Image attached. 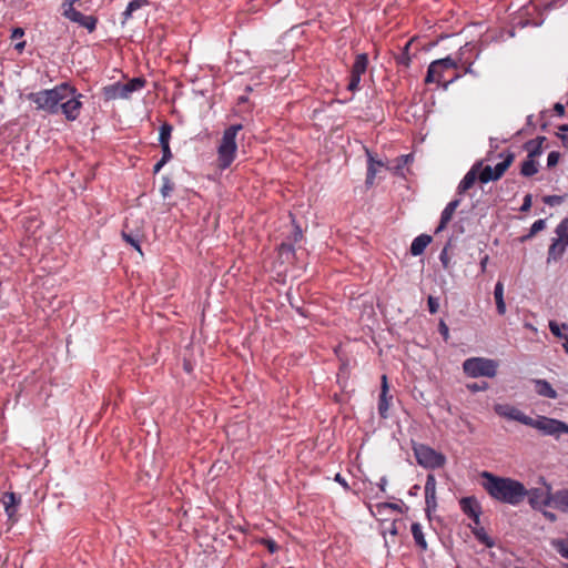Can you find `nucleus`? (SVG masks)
I'll return each instance as SVG.
<instances>
[{
    "label": "nucleus",
    "instance_id": "1",
    "mask_svg": "<svg viewBox=\"0 0 568 568\" xmlns=\"http://www.w3.org/2000/svg\"><path fill=\"white\" fill-rule=\"evenodd\" d=\"M483 487L487 494L500 503L517 506L527 495L525 485L510 477H499L489 471H483Z\"/></svg>",
    "mask_w": 568,
    "mask_h": 568
},
{
    "label": "nucleus",
    "instance_id": "2",
    "mask_svg": "<svg viewBox=\"0 0 568 568\" xmlns=\"http://www.w3.org/2000/svg\"><path fill=\"white\" fill-rule=\"evenodd\" d=\"M75 92V88L68 82L57 84L52 89H43L37 92H30L26 99L34 104V110L50 115L59 113V105L68 95Z\"/></svg>",
    "mask_w": 568,
    "mask_h": 568
},
{
    "label": "nucleus",
    "instance_id": "3",
    "mask_svg": "<svg viewBox=\"0 0 568 568\" xmlns=\"http://www.w3.org/2000/svg\"><path fill=\"white\" fill-rule=\"evenodd\" d=\"M456 70H458V61L450 55L435 60L428 65L425 83H436L446 90L462 78V73Z\"/></svg>",
    "mask_w": 568,
    "mask_h": 568
},
{
    "label": "nucleus",
    "instance_id": "4",
    "mask_svg": "<svg viewBox=\"0 0 568 568\" xmlns=\"http://www.w3.org/2000/svg\"><path fill=\"white\" fill-rule=\"evenodd\" d=\"M243 129L241 123L232 124L223 131L217 145V168L221 171L229 169L234 162L237 153L236 135Z\"/></svg>",
    "mask_w": 568,
    "mask_h": 568
},
{
    "label": "nucleus",
    "instance_id": "5",
    "mask_svg": "<svg viewBox=\"0 0 568 568\" xmlns=\"http://www.w3.org/2000/svg\"><path fill=\"white\" fill-rule=\"evenodd\" d=\"M413 452L417 464L426 469L442 468L446 464V456L428 445L414 443Z\"/></svg>",
    "mask_w": 568,
    "mask_h": 568
},
{
    "label": "nucleus",
    "instance_id": "6",
    "mask_svg": "<svg viewBox=\"0 0 568 568\" xmlns=\"http://www.w3.org/2000/svg\"><path fill=\"white\" fill-rule=\"evenodd\" d=\"M497 363L494 359L484 357L467 358L463 363L464 373L473 378L495 377L497 374Z\"/></svg>",
    "mask_w": 568,
    "mask_h": 568
},
{
    "label": "nucleus",
    "instance_id": "7",
    "mask_svg": "<svg viewBox=\"0 0 568 568\" xmlns=\"http://www.w3.org/2000/svg\"><path fill=\"white\" fill-rule=\"evenodd\" d=\"M540 481L544 485V488H531L527 489L528 503L532 509L541 510L544 507L551 506L554 507V498L555 493H552V487L550 484L546 481L544 477H540Z\"/></svg>",
    "mask_w": 568,
    "mask_h": 568
},
{
    "label": "nucleus",
    "instance_id": "8",
    "mask_svg": "<svg viewBox=\"0 0 568 568\" xmlns=\"http://www.w3.org/2000/svg\"><path fill=\"white\" fill-rule=\"evenodd\" d=\"M80 0H63L62 2V16L68 20L78 23L85 28L90 33L97 29L98 18L94 16H84L74 8L75 2Z\"/></svg>",
    "mask_w": 568,
    "mask_h": 568
},
{
    "label": "nucleus",
    "instance_id": "9",
    "mask_svg": "<svg viewBox=\"0 0 568 568\" xmlns=\"http://www.w3.org/2000/svg\"><path fill=\"white\" fill-rule=\"evenodd\" d=\"M530 423L526 426L538 429L542 435L559 436V429H565L566 423L559 419L538 416L537 418L530 417Z\"/></svg>",
    "mask_w": 568,
    "mask_h": 568
},
{
    "label": "nucleus",
    "instance_id": "10",
    "mask_svg": "<svg viewBox=\"0 0 568 568\" xmlns=\"http://www.w3.org/2000/svg\"><path fill=\"white\" fill-rule=\"evenodd\" d=\"M367 67H368L367 53H358L355 57V61L351 69L349 82L347 84L348 91L355 92L359 89L362 75L366 72Z\"/></svg>",
    "mask_w": 568,
    "mask_h": 568
},
{
    "label": "nucleus",
    "instance_id": "11",
    "mask_svg": "<svg viewBox=\"0 0 568 568\" xmlns=\"http://www.w3.org/2000/svg\"><path fill=\"white\" fill-rule=\"evenodd\" d=\"M80 98H82V94L78 93L75 90V92L68 95L64 101H61V104L59 105V112H62L68 121H75L79 118L80 110L82 108Z\"/></svg>",
    "mask_w": 568,
    "mask_h": 568
},
{
    "label": "nucleus",
    "instance_id": "12",
    "mask_svg": "<svg viewBox=\"0 0 568 568\" xmlns=\"http://www.w3.org/2000/svg\"><path fill=\"white\" fill-rule=\"evenodd\" d=\"M494 410L498 416L506 419L516 420L524 425L531 424L530 416H527L520 409L510 404H495Z\"/></svg>",
    "mask_w": 568,
    "mask_h": 568
},
{
    "label": "nucleus",
    "instance_id": "13",
    "mask_svg": "<svg viewBox=\"0 0 568 568\" xmlns=\"http://www.w3.org/2000/svg\"><path fill=\"white\" fill-rule=\"evenodd\" d=\"M393 399V396L388 395V383H387V376H382V389L378 398L377 409L378 414L382 418L388 417V409L390 406V402Z\"/></svg>",
    "mask_w": 568,
    "mask_h": 568
},
{
    "label": "nucleus",
    "instance_id": "14",
    "mask_svg": "<svg viewBox=\"0 0 568 568\" xmlns=\"http://www.w3.org/2000/svg\"><path fill=\"white\" fill-rule=\"evenodd\" d=\"M121 236L125 243L130 244L134 250H136L139 253L142 254L141 244H140L142 234L140 231H133L132 229H130L129 219H126L124 222L123 230L121 232Z\"/></svg>",
    "mask_w": 568,
    "mask_h": 568
},
{
    "label": "nucleus",
    "instance_id": "15",
    "mask_svg": "<svg viewBox=\"0 0 568 568\" xmlns=\"http://www.w3.org/2000/svg\"><path fill=\"white\" fill-rule=\"evenodd\" d=\"M366 155H367V173H366L365 184L367 187H371L375 183V178H376L378 168H384L385 163L381 160H376L374 158L373 153L368 149H366Z\"/></svg>",
    "mask_w": 568,
    "mask_h": 568
},
{
    "label": "nucleus",
    "instance_id": "16",
    "mask_svg": "<svg viewBox=\"0 0 568 568\" xmlns=\"http://www.w3.org/2000/svg\"><path fill=\"white\" fill-rule=\"evenodd\" d=\"M459 506L462 511L468 517L477 518L481 516V506L475 496L463 497L459 500Z\"/></svg>",
    "mask_w": 568,
    "mask_h": 568
},
{
    "label": "nucleus",
    "instance_id": "17",
    "mask_svg": "<svg viewBox=\"0 0 568 568\" xmlns=\"http://www.w3.org/2000/svg\"><path fill=\"white\" fill-rule=\"evenodd\" d=\"M481 166H483V162L478 161L465 174V176L463 178V180L459 182V184L457 186L458 194L465 193L467 190H469L474 185L476 179H478V172L481 169Z\"/></svg>",
    "mask_w": 568,
    "mask_h": 568
},
{
    "label": "nucleus",
    "instance_id": "18",
    "mask_svg": "<svg viewBox=\"0 0 568 568\" xmlns=\"http://www.w3.org/2000/svg\"><path fill=\"white\" fill-rule=\"evenodd\" d=\"M459 204H460V199H455V200L450 201L445 206V209L443 210L442 215H440L439 224L435 230L436 234L442 232L447 226V224L450 222V220H452L456 209L459 206Z\"/></svg>",
    "mask_w": 568,
    "mask_h": 568
},
{
    "label": "nucleus",
    "instance_id": "19",
    "mask_svg": "<svg viewBox=\"0 0 568 568\" xmlns=\"http://www.w3.org/2000/svg\"><path fill=\"white\" fill-rule=\"evenodd\" d=\"M2 504L8 518L11 520L17 514L18 505L20 504V497L12 491L3 494Z\"/></svg>",
    "mask_w": 568,
    "mask_h": 568
},
{
    "label": "nucleus",
    "instance_id": "20",
    "mask_svg": "<svg viewBox=\"0 0 568 568\" xmlns=\"http://www.w3.org/2000/svg\"><path fill=\"white\" fill-rule=\"evenodd\" d=\"M499 158H501L503 161L497 163L494 168V176H496L497 180H499L513 164L515 160V153L508 150L500 153Z\"/></svg>",
    "mask_w": 568,
    "mask_h": 568
},
{
    "label": "nucleus",
    "instance_id": "21",
    "mask_svg": "<svg viewBox=\"0 0 568 568\" xmlns=\"http://www.w3.org/2000/svg\"><path fill=\"white\" fill-rule=\"evenodd\" d=\"M546 141V136H537L524 143L523 148L527 151V156L536 159L542 153V143Z\"/></svg>",
    "mask_w": 568,
    "mask_h": 568
},
{
    "label": "nucleus",
    "instance_id": "22",
    "mask_svg": "<svg viewBox=\"0 0 568 568\" xmlns=\"http://www.w3.org/2000/svg\"><path fill=\"white\" fill-rule=\"evenodd\" d=\"M535 390L539 396L556 399L558 397L557 392L554 389L551 384L546 379H534Z\"/></svg>",
    "mask_w": 568,
    "mask_h": 568
},
{
    "label": "nucleus",
    "instance_id": "23",
    "mask_svg": "<svg viewBox=\"0 0 568 568\" xmlns=\"http://www.w3.org/2000/svg\"><path fill=\"white\" fill-rule=\"evenodd\" d=\"M432 236L428 234H420L416 236L410 244V254L413 256H418L424 253L425 248L432 242Z\"/></svg>",
    "mask_w": 568,
    "mask_h": 568
},
{
    "label": "nucleus",
    "instance_id": "24",
    "mask_svg": "<svg viewBox=\"0 0 568 568\" xmlns=\"http://www.w3.org/2000/svg\"><path fill=\"white\" fill-rule=\"evenodd\" d=\"M145 84H146V80L144 78L136 77V78L131 79L126 83H122L121 90H122L125 99H128L131 93L143 89L145 87Z\"/></svg>",
    "mask_w": 568,
    "mask_h": 568
},
{
    "label": "nucleus",
    "instance_id": "25",
    "mask_svg": "<svg viewBox=\"0 0 568 568\" xmlns=\"http://www.w3.org/2000/svg\"><path fill=\"white\" fill-rule=\"evenodd\" d=\"M150 4L149 0H132L128 3L125 10L122 12V21L121 23L124 24L128 20H130L133 16V12L136 10L146 7Z\"/></svg>",
    "mask_w": 568,
    "mask_h": 568
},
{
    "label": "nucleus",
    "instance_id": "26",
    "mask_svg": "<svg viewBox=\"0 0 568 568\" xmlns=\"http://www.w3.org/2000/svg\"><path fill=\"white\" fill-rule=\"evenodd\" d=\"M554 508L568 514V489H559L555 491Z\"/></svg>",
    "mask_w": 568,
    "mask_h": 568
},
{
    "label": "nucleus",
    "instance_id": "27",
    "mask_svg": "<svg viewBox=\"0 0 568 568\" xmlns=\"http://www.w3.org/2000/svg\"><path fill=\"white\" fill-rule=\"evenodd\" d=\"M410 531L415 541V545L422 550H427V541L425 539V535L423 532L422 526L419 523H413L410 526Z\"/></svg>",
    "mask_w": 568,
    "mask_h": 568
},
{
    "label": "nucleus",
    "instance_id": "28",
    "mask_svg": "<svg viewBox=\"0 0 568 568\" xmlns=\"http://www.w3.org/2000/svg\"><path fill=\"white\" fill-rule=\"evenodd\" d=\"M494 297H495V302H496L497 313L501 316L505 315L506 314V303L504 300V284L500 281H498L495 285Z\"/></svg>",
    "mask_w": 568,
    "mask_h": 568
},
{
    "label": "nucleus",
    "instance_id": "29",
    "mask_svg": "<svg viewBox=\"0 0 568 568\" xmlns=\"http://www.w3.org/2000/svg\"><path fill=\"white\" fill-rule=\"evenodd\" d=\"M568 245H564L557 240L552 239V242L548 248L547 262L558 261L564 255Z\"/></svg>",
    "mask_w": 568,
    "mask_h": 568
},
{
    "label": "nucleus",
    "instance_id": "30",
    "mask_svg": "<svg viewBox=\"0 0 568 568\" xmlns=\"http://www.w3.org/2000/svg\"><path fill=\"white\" fill-rule=\"evenodd\" d=\"M122 83L116 82L103 88V97L105 100L125 99L122 90Z\"/></svg>",
    "mask_w": 568,
    "mask_h": 568
},
{
    "label": "nucleus",
    "instance_id": "31",
    "mask_svg": "<svg viewBox=\"0 0 568 568\" xmlns=\"http://www.w3.org/2000/svg\"><path fill=\"white\" fill-rule=\"evenodd\" d=\"M538 173V162L536 159L526 158V160L521 163L520 174L525 178H531Z\"/></svg>",
    "mask_w": 568,
    "mask_h": 568
},
{
    "label": "nucleus",
    "instance_id": "32",
    "mask_svg": "<svg viewBox=\"0 0 568 568\" xmlns=\"http://www.w3.org/2000/svg\"><path fill=\"white\" fill-rule=\"evenodd\" d=\"M412 43H413V40L407 41L406 44L402 48L400 53H398L395 57V61L398 65H403L406 68H408L410 65L412 58L409 54V49H410Z\"/></svg>",
    "mask_w": 568,
    "mask_h": 568
},
{
    "label": "nucleus",
    "instance_id": "33",
    "mask_svg": "<svg viewBox=\"0 0 568 568\" xmlns=\"http://www.w3.org/2000/svg\"><path fill=\"white\" fill-rule=\"evenodd\" d=\"M556 237L558 242L564 245H568V217H565L555 229Z\"/></svg>",
    "mask_w": 568,
    "mask_h": 568
},
{
    "label": "nucleus",
    "instance_id": "34",
    "mask_svg": "<svg viewBox=\"0 0 568 568\" xmlns=\"http://www.w3.org/2000/svg\"><path fill=\"white\" fill-rule=\"evenodd\" d=\"M475 538L486 547L490 548L494 546V540L488 536L484 527H470Z\"/></svg>",
    "mask_w": 568,
    "mask_h": 568
},
{
    "label": "nucleus",
    "instance_id": "35",
    "mask_svg": "<svg viewBox=\"0 0 568 568\" xmlns=\"http://www.w3.org/2000/svg\"><path fill=\"white\" fill-rule=\"evenodd\" d=\"M551 545L562 558L568 559V532L562 538L554 539Z\"/></svg>",
    "mask_w": 568,
    "mask_h": 568
},
{
    "label": "nucleus",
    "instance_id": "36",
    "mask_svg": "<svg viewBox=\"0 0 568 568\" xmlns=\"http://www.w3.org/2000/svg\"><path fill=\"white\" fill-rule=\"evenodd\" d=\"M173 131V126L169 122H164L160 126L159 134V143L161 144H170L171 134Z\"/></svg>",
    "mask_w": 568,
    "mask_h": 568
},
{
    "label": "nucleus",
    "instance_id": "37",
    "mask_svg": "<svg viewBox=\"0 0 568 568\" xmlns=\"http://www.w3.org/2000/svg\"><path fill=\"white\" fill-rule=\"evenodd\" d=\"M477 55H478V53L475 52V47L471 43H466L465 45L459 48L455 58L474 59L475 60L477 58Z\"/></svg>",
    "mask_w": 568,
    "mask_h": 568
},
{
    "label": "nucleus",
    "instance_id": "38",
    "mask_svg": "<svg viewBox=\"0 0 568 568\" xmlns=\"http://www.w3.org/2000/svg\"><path fill=\"white\" fill-rule=\"evenodd\" d=\"M478 173V180L483 184H486L490 181H497L496 176H494V168L490 165H486L485 168L480 169Z\"/></svg>",
    "mask_w": 568,
    "mask_h": 568
},
{
    "label": "nucleus",
    "instance_id": "39",
    "mask_svg": "<svg viewBox=\"0 0 568 568\" xmlns=\"http://www.w3.org/2000/svg\"><path fill=\"white\" fill-rule=\"evenodd\" d=\"M546 227V220L539 219L535 221L529 230V233L524 235L520 240L521 242L531 239L535 234L542 231Z\"/></svg>",
    "mask_w": 568,
    "mask_h": 568
},
{
    "label": "nucleus",
    "instance_id": "40",
    "mask_svg": "<svg viewBox=\"0 0 568 568\" xmlns=\"http://www.w3.org/2000/svg\"><path fill=\"white\" fill-rule=\"evenodd\" d=\"M456 61H458V69H463V74H475V71L473 70L474 59H463V58H455Z\"/></svg>",
    "mask_w": 568,
    "mask_h": 568
},
{
    "label": "nucleus",
    "instance_id": "41",
    "mask_svg": "<svg viewBox=\"0 0 568 568\" xmlns=\"http://www.w3.org/2000/svg\"><path fill=\"white\" fill-rule=\"evenodd\" d=\"M549 329L556 337L565 338L566 334L562 333V329H568V325L565 323L559 325L556 321H549Z\"/></svg>",
    "mask_w": 568,
    "mask_h": 568
},
{
    "label": "nucleus",
    "instance_id": "42",
    "mask_svg": "<svg viewBox=\"0 0 568 568\" xmlns=\"http://www.w3.org/2000/svg\"><path fill=\"white\" fill-rule=\"evenodd\" d=\"M400 527H405L403 519H394L390 521L389 527L383 531V535L388 532L390 536H397L399 534Z\"/></svg>",
    "mask_w": 568,
    "mask_h": 568
},
{
    "label": "nucleus",
    "instance_id": "43",
    "mask_svg": "<svg viewBox=\"0 0 568 568\" xmlns=\"http://www.w3.org/2000/svg\"><path fill=\"white\" fill-rule=\"evenodd\" d=\"M162 181H163V184L160 190L161 194L163 197H169L174 190V183L170 180L169 176H163Z\"/></svg>",
    "mask_w": 568,
    "mask_h": 568
},
{
    "label": "nucleus",
    "instance_id": "44",
    "mask_svg": "<svg viewBox=\"0 0 568 568\" xmlns=\"http://www.w3.org/2000/svg\"><path fill=\"white\" fill-rule=\"evenodd\" d=\"M436 494V478L433 474H428L425 483V496Z\"/></svg>",
    "mask_w": 568,
    "mask_h": 568
},
{
    "label": "nucleus",
    "instance_id": "45",
    "mask_svg": "<svg viewBox=\"0 0 568 568\" xmlns=\"http://www.w3.org/2000/svg\"><path fill=\"white\" fill-rule=\"evenodd\" d=\"M566 195H545L542 202L549 206L559 205L565 201Z\"/></svg>",
    "mask_w": 568,
    "mask_h": 568
},
{
    "label": "nucleus",
    "instance_id": "46",
    "mask_svg": "<svg viewBox=\"0 0 568 568\" xmlns=\"http://www.w3.org/2000/svg\"><path fill=\"white\" fill-rule=\"evenodd\" d=\"M278 252L281 255H295L294 243L292 242H282L278 246Z\"/></svg>",
    "mask_w": 568,
    "mask_h": 568
},
{
    "label": "nucleus",
    "instance_id": "47",
    "mask_svg": "<svg viewBox=\"0 0 568 568\" xmlns=\"http://www.w3.org/2000/svg\"><path fill=\"white\" fill-rule=\"evenodd\" d=\"M425 504H426L425 511H426L427 516H429L430 513L433 510H435L437 507L436 494L425 496Z\"/></svg>",
    "mask_w": 568,
    "mask_h": 568
},
{
    "label": "nucleus",
    "instance_id": "48",
    "mask_svg": "<svg viewBox=\"0 0 568 568\" xmlns=\"http://www.w3.org/2000/svg\"><path fill=\"white\" fill-rule=\"evenodd\" d=\"M466 387L471 393L484 392V390L488 389V383L487 382L469 383L466 385Z\"/></svg>",
    "mask_w": 568,
    "mask_h": 568
},
{
    "label": "nucleus",
    "instance_id": "49",
    "mask_svg": "<svg viewBox=\"0 0 568 568\" xmlns=\"http://www.w3.org/2000/svg\"><path fill=\"white\" fill-rule=\"evenodd\" d=\"M261 544L265 546L271 554H275L280 548L277 542L271 538L261 539Z\"/></svg>",
    "mask_w": 568,
    "mask_h": 568
},
{
    "label": "nucleus",
    "instance_id": "50",
    "mask_svg": "<svg viewBox=\"0 0 568 568\" xmlns=\"http://www.w3.org/2000/svg\"><path fill=\"white\" fill-rule=\"evenodd\" d=\"M428 311L430 314H436L439 308V301L437 297L429 295L427 298Z\"/></svg>",
    "mask_w": 568,
    "mask_h": 568
},
{
    "label": "nucleus",
    "instance_id": "51",
    "mask_svg": "<svg viewBox=\"0 0 568 568\" xmlns=\"http://www.w3.org/2000/svg\"><path fill=\"white\" fill-rule=\"evenodd\" d=\"M378 508L404 513L403 507L395 503H388V501L378 503Z\"/></svg>",
    "mask_w": 568,
    "mask_h": 568
},
{
    "label": "nucleus",
    "instance_id": "52",
    "mask_svg": "<svg viewBox=\"0 0 568 568\" xmlns=\"http://www.w3.org/2000/svg\"><path fill=\"white\" fill-rule=\"evenodd\" d=\"M559 159H560V153L558 151H551L547 158V166L549 169L556 166L557 163L559 162Z\"/></svg>",
    "mask_w": 568,
    "mask_h": 568
},
{
    "label": "nucleus",
    "instance_id": "53",
    "mask_svg": "<svg viewBox=\"0 0 568 568\" xmlns=\"http://www.w3.org/2000/svg\"><path fill=\"white\" fill-rule=\"evenodd\" d=\"M438 332L442 335L444 342H448L449 339V328L444 320H440L438 323Z\"/></svg>",
    "mask_w": 568,
    "mask_h": 568
},
{
    "label": "nucleus",
    "instance_id": "54",
    "mask_svg": "<svg viewBox=\"0 0 568 568\" xmlns=\"http://www.w3.org/2000/svg\"><path fill=\"white\" fill-rule=\"evenodd\" d=\"M161 149H162L161 160H163V162H169L173 156L172 152H171L170 144H161Z\"/></svg>",
    "mask_w": 568,
    "mask_h": 568
},
{
    "label": "nucleus",
    "instance_id": "55",
    "mask_svg": "<svg viewBox=\"0 0 568 568\" xmlns=\"http://www.w3.org/2000/svg\"><path fill=\"white\" fill-rule=\"evenodd\" d=\"M439 261L445 270L449 268L450 260L448 257L447 247H444L439 254Z\"/></svg>",
    "mask_w": 568,
    "mask_h": 568
},
{
    "label": "nucleus",
    "instance_id": "56",
    "mask_svg": "<svg viewBox=\"0 0 568 568\" xmlns=\"http://www.w3.org/2000/svg\"><path fill=\"white\" fill-rule=\"evenodd\" d=\"M531 200H532L531 194H529V193H528V194H526V195L524 196V201H523V204H521V206H520L519 211H520V212H528V211H529V209L531 207Z\"/></svg>",
    "mask_w": 568,
    "mask_h": 568
},
{
    "label": "nucleus",
    "instance_id": "57",
    "mask_svg": "<svg viewBox=\"0 0 568 568\" xmlns=\"http://www.w3.org/2000/svg\"><path fill=\"white\" fill-rule=\"evenodd\" d=\"M334 480L338 483L346 491L351 490L347 480L339 473L335 475Z\"/></svg>",
    "mask_w": 568,
    "mask_h": 568
},
{
    "label": "nucleus",
    "instance_id": "58",
    "mask_svg": "<svg viewBox=\"0 0 568 568\" xmlns=\"http://www.w3.org/2000/svg\"><path fill=\"white\" fill-rule=\"evenodd\" d=\"M302 236L303 234L301 227L298 225H295L292 234V240L290 242L295 244L302 240Z\"/></svg>",
    "mask_w": 568,
    "mask_h": 568
},
{
    "label": "nucleus",
    "instance_id": "59",
    "mask_svg": "<svg viewBox=\"0 0 568 568\" xmlns=\"http://www.w3.org/2000/svg\"><path fill=\"white\" fill-rule=\"evenodd\" d=\"M23 36H24V30L22 28L18 27V28L12 29L10 38L12 40H16V39L22 38Z\"/></svg>",
    "mask_w": 568,
    "mask_h": 568
},
{
    "label": "nucleus",
    "instance_id": "60",
    "mask_svg": "<svg viewBox=\"0 0 568 568\" xmlns=\"http://www.w3.org/2000/svg\"><path fill=\"white\" fill-rule=\"evenodd\" d=\"M554 111L556 112V114L558 116H562L565 114V105L557 102L555 105H554Z\"/></svg>",
    "mask_w": 568,
    "mask_h": 568
},
{
    "label": "nucleus",
    "instance_id": "61",
    "mask_svg": "<svg viewBox=\"0 0 568 568\" xmlns=\"http://www.w3.org/2000/svg\"><path fill=\"white\" fill-rule=\"evenodd\" d=\"M412 159H413L412 154L400 155L398 159L399 160L398 168L407 164Z\"/></svg>",
    "mask_w": 568,
    "mask_h": 568
},
{
    "label": "nucleus",
    "instance_id": "62",
    "mask_svg": "<svg viewBox=\"0 0 568 568\" xmlns=\"http://www.w3.org/2000/svg\"><path fill=\"white\" fill-rule=\"evenodd\" d=\"M168 162H163V160H159L155 165L153 166V173L156 174L161 171V169Z\"/></svg>",
    "mask_w": 568,
    "mask_h": 568
},
{
    "label": "nucleus",
    "instance_id": "63",
    "mask_svg": "<svg viewBox=\"0 0 568 568\" xmlns=\"http://www.w3.org/2000/svg\"><path fill=\"white\" fill-rule=\"evenodd\" d=\"M488 260H489V256L487 254H485L481 258H480V268H481V272H485L486 270V266H487V263H488Z\"/></svg>",
    "mask_w": 568,
    "mask_h": 568
},
{
    "label": "nucleus",
    "instance_id": "64",
    "mask_svg": "<svg viewBox=\"0 0 568 568\" xmlns=\"http://www.w3.org/2000/svg\"><path fill=\"white\" fill-rule=\"evenodd\" d=\"M557 136L561 140L562 145L568 148V135L562 133H557Z\"/></svg>",
    "mask_w": 568,
    "mask_h": 568
}]
</instances>
